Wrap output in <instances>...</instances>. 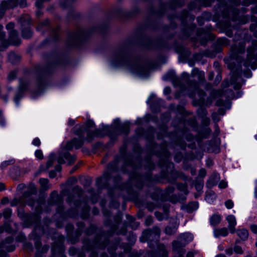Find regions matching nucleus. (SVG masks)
<instances>
[{
	"label": "nucleus",
	"mask_w": 257,
	"mask_h": 257,
	"mask_svg": "<svg viewBox=\"0 0 257 257\" xmlns=\"http://www.w3.org/2000/svg\"><path fill=\"white\" fill-rule=\"evenodd\" d=\"M153 221V217L151 216H149L146 218L145 222L147 225H150L152 224Z\"/></svg>",
	"instance_id": "69168bd1"
},
{
	"label": "nucleus",
	"mask_w": 257,
	"mask_h": 257,
	"mask_svg": "<svg viewBox=\"0 0 257 257\" xmlns=\"http://www.w3.org/2000/svg\"><path fill=\"white\" fill-rule=\"evenodd\" d=\"M249 48H252L253 52H255L257 50V41L254 40L252 42V46Z\"/></svg>",
	"instance_id": "774afa93"
},
{
	"label": "nucleus",
	"mask_w": 257,
	"mask_h": 257,
	"mask_svg": "<svg viewBox=\"0 0 257 257\" xmlns=\"http://www.w3.org/2000/svg\"><path fill=\"white\" fill-rule=\"evenodd\" d=\"M24 248L28 251H31L32 250L33 246L30 243H26L24 245Z\"/></svg>",
	"instance_id": "6e6d98bb"
},
{
	"label": "nucleus",
	"mask_w": 257,
	"mask_h": 257,
	"mask_svg": "<svg viewBox=\"0 0 257 257\" xmlns=\"http://www.w3.org/2000/svg\"><path fill=\"white\" fill-rule=\"evenodd\" d=\"M86 35L87 32L85 30L79 29L71 35L69 45L71 46H76L77 43L81 41Z\"/></svg>",
	"instance_id": "f8f14e48"
},
{
	"label": "nucleus",
	"mask_w": 257,
	"mask_h": 257,
	"mask_svg": "<svg viewBox=\"0 0 257 257\" xmlns=\"http://www.w3.org/2000/svg\"><path fill=\"white\" fill-rule=\"evenodd\" d=\"M17 72L15 71H11L9 75L8 79L10 80L15 79L16 77Z\"/></svg>",
	"instance_id": "13d9d810"
},
{
	"label": "nucleus",
	"mask_w": 257,
	"mask_h": 257,
	"mask_svg": "<svg viewBox=\"0 0 257 257\" xmlns=\"http://www.w3.org/2000/svg\"><path fill=\"white\" fill-rule=\"evenodd\" d=\"M42 204H40L39 205V208H41V210L40 212H37L35 209L36 213L27 214L26 215L25 223L27 226L34 223L37 224L38 223L40 220V217L38 214L41 213L42 211ZM34 206L36 207V205Z\"/></svg>",
	"instance_id": "2eb2a0df"
},
{
	"label": "nucleus",
	"mask_w": 257,
	"mask_h": 257,
	"mask_svg": "<svg viewBox=\"0 0 257 257\" xmlns=\"http://www.w3.org/2000/svg\"><path fill=\"white\" fill-rule=\"evenodd\" d=\"M73 191L74 193L77 194L78 197H80L83 193L82 189L78 186H75L73 188Z\"/></svg>",
	"instance_id": "de8ad7c7"
},
{
	"label": "nucleus",
	"mask_w": 257,
	"mask_h": 257,
	"mask_svg": "<svg viewBox=\"0 0 257 257\" xmlns=\"http://www.w3.org/2000/svg\"><path fill=\"white\" fill-rule=\"evenodd\" d=\"M112 64L114 66H123L141 77H146L149 74L148 67L140 61L130 58L127 50L123 48L116 52L112 58Z\"/></svg>",
	"instance_id": "7ed1b4c3"
},
{
	"label": "nucleus",
	"mask_w": 257,
	"mask_h": 257,
	"mask_svg": "<svg viewBox=\"0 0 257 257\" xmlns=\"http://www.w3.org/2000/svg\"><path fill=\"white\" fill-rule=\"evenodd\" d=\"M117 226L113 225L111 227L110 231L107 233H102L100 235H97L95 240L91 242L88 239H84L83 248L87 251L93 250L94 248L97 247L100 249H104L108 242V237L112 236L115 232L117 234L125 235L126 233V227L122 226L119 230L116 231Z\"/></svg>",
	"instance_id": "39448f33"
},
{
	"label": "nucleus",
	"mask_w": 257,
	"mask_h": 257,
	"mask_svg": "<svg viewBox=\"0 0 257 257\" xmlns=\"http://www.w3.org/2000/svg\"><path fill=\"white\" fill-rule=\"evenodd\" d=\"M22 96V93L21 92H18L15 96L14 100L16 103H18L20 99Z\"/></svg>",
	"instance_id": "680f3d73"
},
{
	"label": "nucleus",
	"mask_w": 257,
	"mask_h": 257,
	"mask_svg": "<svg viewBox=\"0 0 257 257\" xmlns=\"http://www.w3.org/2000/svg\"><path fill=\"white\" fill-rule=\"evenodd\" d=\"M77 252V249L74 247H71L69 249V253L71 256L75 255Z\"/></svg>",
	"instance_id": "0e129e2a"
},
{
	"label": "nucleus",
	"mask_w": 257,
	"mask_h": 257,
	"mask_svg": "<svg viewBox=\"0 0 257 257\" xmlns=\"http://www.w3.org/2000/svg\"><path fill=\"white\" fill-rule=\"evenodd\" d=\"M221 217L219 214H213L210 218V223L212 226L217 225L221 221Z\"/></svg>",
	"instance_id": "c756f323"
},
{
	"label": "nucleus",
	"mask_w": 257,
	"mask_h": 257,
	"mask_svg": "<svg viewBox=\"0 0 257 257\" xmlns=\"http://www.w3.org/2000/svg\"><path fill=\"white\" fill-rule=\"evenodd\" d=\"M149 11L152 14H154V15H158V16H160V15H162L163 14H164V10L163 9H162L160 10L158 12H154V10H153V7H151L150 9H149Z\"/></svg>",
	"instance_id": "3c124183"
},
{
	"label": "nucleus",
	"mask_w": 257,
	"mask_h": 257,
	"mask_svg": "<svg viewBox=\"0 0 257 257\" xmlns=\"http://www.w3.org/2000/svg\"><path fill=\"white\" fill-rule=\"evenodd\" d=\"M247 51V59L244 61V65L246 67L250 66L252 69H255L257 67V64L254 62L251 63V61L254 59L257 61V53L255 54V52H253V50L251 48H248Z\"/></svg>",
	"instance_id": "4468645a"
},
{
	"label": "nucleus",
	"mask_w": 257,
	"mask_h": 257,
	"mask_svg": "<svg viewBox=\"0 0 257 257\" xmlns=\"http://www.w3.org/2000/svg\"><path fill=\"white\" fill-rule=\"evenodd\" d=\"M131 178L133 183L135 184L138 188H142L145 180H151V174L149 173L146 176H142L134 171L131 174Z\"/></svg>",
	"instance_id": "9b49d317"
},
{
	"label": "nucleus",
	"mask_w": 257,
	"mask_h": 257,
	"mask_svg": "<svg viewBox=\"0 0 257 257\" xmlns=\"http://www.w3.org/2000/svg\"><path fill=\"white\" fill-rule=\"evenodd\" d=\"M27 203L22 196L20 199L15 198L11 202V205L12 206H15L17 205L18 204H20L22 206H24Z\"/></svg>",
	"instance_id": "72a5a7b5"
},
{
	"label": "nucleus",
	"mask_w": 257,
	"mask_h": 257,
	"mask_svg": "<svg viewBox=\"0 0 257 257\" xmlns=\"http://www.w3.org/2000/svg\"><path fill=\"white\" fill-rule=\"evenodd\" d=\"M177 226L174 225L173 226H167L165 229V233L168 235H172L174 234L177 230Z\"/></svg>",
	"instance_id": "58836bf2"
},
{
	"label": "nucleus",
	"mask_w": 257,
	"mask_h": 257,
	"mask_svg": "<svg viewBox=\"0 0 257 257\" xmlns=\"http://www.w3.org/2000/svg\"><path fill=\"white\" fill-rule=\"evenodd\" d=\"M178 238L181 241L185 242L186 245L189 241L192 240L193 237L191 234L186 233L181 234Z\"/></svg>",
	"instance_id": "2f4dec72"
},
{
	"label": "nucleus",
	"mask_w": 257,
	"mask_h": 257,
	"mask_svg": "<svg viewBox=\"0 0 257 257\" xmlns=\"http://www.w3.org/2000/svg\"><path fill=\"white\" fill-rule=\"evenodd\" d=\"M202 123L203 125L207 126L210 123V119L209 117H204L202 118Z\"/></svg>",
	"instance_id": "338daca9"
},
{
	"label": "nucleus",
	"mask_w": 257,
	"mask_h": 257,
	"mask_svg": "<svg viewBox=\"0 0 257 257\" xmlns=\"http://www.w3.org/2000/svg\"><path fill=\"white\" fill-rule=\"evenodd\" d=\"M226 220L228 223V229L230 233H234L235 232V226L236 224L235 217L233 215H228L226 217Z\"/></svg>",
	"instance_id": "6ab92c4d"
},
{
	"label": "nucleus",
	"mask_w": 257,
	"mask_h": 257,
	"mask_svg": "<svg viewBox=\"0 0 257 257\" xmlns=\"http://www.w3.org/2000/svg\"><path fill=\"white\" fill-rule=\"evenodd\" d=\"M234 250L237 253L242 254L243 252L241 247L238 245H235L234 247Z\"/></svg>",
	"instance_id": "052dcab7"
},
{
	"label": "nucleus",
	"mask_w": 257,
	"mask_h": 257,
	"mask_svg": "<svg viewBox=\"0 0 257 257\" xmlns=\"http://www.w3.org/2000/svg\"><path fill=\"white\" fill-rule=\"evenodd\" d=\"M37 192V188L34 184H30L28 187L27 190L25 191L23 194L22 197L25 200L27 204L34 207L36 205V210L37 212L41 210V208H39L40 204L43 203L42 199L40 200H35L32 198L30 197L33 194H36Z\"/></svg>",
	"instance_id": "423d86ee"
},
{
	"label": "nucleus",
	"mask_w": 257,
	"mask_h": 257,
	"mask_svg": "<svg viewBox=\"0 0 257 257\" xmlns=\"http://www.w3.org/2000/svg\"><path fill=\"white\" fill-rule=\"evenodd\" d=\"M177 187L178 190L184 192L185 194H187V185L183 183H178Z\"/></svg>",
	"instance_id": "79ce46f5"
},
{
	"label": "nucleus",
	"mask_w": 257,
	"mask_h": 257,
	"mask_svg": "<svg viewBox=\"0 0 257 257\" xmlns=\"http://www.w3.org/2000/svg\"><path fill=\"white\" fill-rule=\"evenodd\" d=\"M124 149H120V156L115 157L114 160L110 163L107 168V171L105 172L102 176L99 177L96 180V184L101 187L107 186V181L111 178L113 173L117 172L119 169L118 165L121 160H123V166L121 168V171L125 172L126 167H130L133 170H135L141 164V159L137 157L134 160L131 156H125L124 155Z\"/></svg>",
	"instance_id": "f257e3e1"
},
{
	"label": "nucleus",
	"mask_w": 257,
	"mask_h": 257,
	"mask_svg": "<svg viewBox=\"0 0 257 257\" xmlns=\"http://www.w3.org/2000/svg\"><path fill=\"white\" fill-rule=\"evenodd\" d=\"M55 155L54 154H50V155L49 157V159L46 164L47 169L49 168L52 166L55 160Z\"/></svg>",
	"instance_id": "a19ab883"
},
{
	"label": "nucleus",
	"mask_w": 257,
	"mask_h": 257,
	"mask_svg": "<svg viewBox=\"0 0 257 257\" xmlns=\"http://www.w3.org/2000/svg\"><path fill=\"white\" fill-rule=\"evenodd\" d=\"M96 230V227L94 225H90L89 227H88L86 231V233L87 235H89L92 233H93Z\"/></svg>",
	"instance_id": "8fccbe9b"
},
{
	"label": "nucleus",
	"mask_w": 257,
	"mask_h": 257,
	"mask_svg": "<svg viewBox=\"0 0 257 257\" xmlns=\"http://www.w3.org/2000/svg\"><path fill=\"white\" fill-rule=\"evenodd\" d=\"M64 159L66 160L68 165H71L75 162L76 156L75 155H71L68 152L60 153L57 159L58 163L60 164H64L65 163Z\"/></svg>",
	"instance_id": "ddd939ff"
},
{
	"label": "nucleus",
	"mask_w": 257,
	"mask_h": 257,
	"mask_svg": "<svg viewBox=\"0 0 257 257\" xmlns=\"http://www.w3.org/2000/svg\"><path fill=\"white\" fill-rule=\"evenodd\" d=\"M121 132L125 134H127L129 132V125L127 123H124L120 126Z\"/></svg>",
	"instance_id": "09e8293b"
},
{
	"label": "nucleus",
	"mask_w": 257,
	"mask_h": 257,
	"mask_svg": "<svg viewBox=\"0 0 257 257\" xmlns=\"http://www.w3.org/2000/svg\"><path fill=\"white\" fill-rule=\"evenodd\" d=\"M170 156V153L168 152L166 149V145L163 146L161 154V165L165 166L169 162V158Z\"/></svg>",
	"instance_id": "aec40b11"
},
{
	"label": "nucleus",
	"mask_w": 257,
	"mask_h": 257,
	"mask_svg": "<svg viewBox=\"0 0 257 257\" xmlns=\"http://www.w3.org/2000/svg\"><path fill=\"white\" fill-rule=\"evenodd\" d=\"M219 180V176L218 173H214L210 176L207 183V186L209 188H211L217 184Z\"/></svg>",
	"instance_id": "412c9836"
},
{
	"label": "nucleus",
	"mask_w": 257,
	"mask_h": 257,
	"mask_svg": "<svg viewBox=\"0 0 257 257\" xmlns=\"http://www.w3.org/2000/svg\"><path fill=\"white\" fill-rule=\"evenodd\" d=\"M214 235L215 237H219L221 236H226L228 234L227 228L223 227L221 228H215L214 229Z\"/></svg>",
	"instance_id": "b1692460"
},
{
	"label": "nucleus",
	"mask_w": 257,
	"mask_h": 257,
	"mask_svg": "<svg viewBox=\"0 0 257 257\" xmlns=\"http://www.w3.org/2000/svg\"><path fill=\"white\" fill-rule=\"evenodd\" d=\"M184 75L186 76L184 79L187 86L181 85L180 80L176 76L175 73L173 71L167 73L164 76V79L165 80H171L175 86H180L181 91L185 92L186 94L191 98H194L197 93L199 97L198 103L200 105H203L204 103L206 93L202 90L199 89L198 83L196 81L188 79L187 74H184Z\"/></svg>",
	"instance_id": "20e7f679"
},
{
	"label": "nucleus",
	"mask_w": 257,
	"mask_h": 257,
	"mask_svg": "<svg viewBox=\"0 0 257 257\" xmlns=\"http://www.w3.org/2000/svg\"><path fill=\"white\" fill-rule=\"evenodd\" d=\"M6 34L3 32H0V51L5 50L9 46V42L6 39Z\"/></svg>",
	"instance_id": "4be33fe9"
},
{
	"label": "nucleus",
	"mask_w": 257,
	"mask_h": 257,
	"mask_svg": "<svg viewBox=\"0 0 257 257\" xmlns=\"http://www.w3.org/2000/svg\"><path fill=\"white\" fill-rule=\"evenodd\" d=\"M16 239L18 241L24 242L26 240V237L23 233H20L17 236Z\"/></svg>",
	"instance_id": "864d4df0"
},
{
	"label": "nucleus",
	"mask_w": 257,
	"mask_h": 257,
	"mask_svg": "<svg viewBox=\"0 0 257 257\" xmlns=\"http://www.w3.org/2000/svg\"><path fill=\"white\" fill-rule=\"evenodd\" d=\"M27 0H4L0 4V19H2L5 15V12L7 10L16 8L18 5L21 8L27 6Z\"/></svg>",
	"instance_id": "6e6552de"
},
{
	"label": "nucleus",
	"mask_w": 257,
	"mask_h": 257,
	"mask_svg": "<svg viewBox=\"0 0 257 257\" xmlns=\"http://www.w3.org/2000/svg\"><path fill=\"white\" fill-rule=\"evenodd\" d=\"M21 58V57L19 55L13 52H11L8 54L9 61L13 64H16L19 62L20 61Z\"/></svg>",
	"instance_id": "393cba45"
},
{
	"label": "nucleus",
	"mask_w": 257,
	"mask_h": 257,
	"mask_svg": "<svg viewBox=\"0 0 257 257\" xmlns=\"http://www.w3.org/2000/svg\"><path fill=\"white\" fill-rule=\"evenodd\" d=\"M19 22L22 27H28L31 24L30 16L28 14L23 15L19 19Z\"/></svg>",
	"instance_id": "5701e85b"
},
{
	"label": "nucleus",
	"mask_w": 257,
	"mask_h": 257,
	"mask_svg": "<svg viewBox=\"0 0 257 257\" xmlns=\"http://www.w3.org/2000/svg\"><path fill=\"white\" fill-rule=\"evenodd\" d=\"M186 245L185 242L181 241L178 238L172 242L173 250L176 251L178 254H184L185 250L183 247Z\"/></svg>",
	"instance_id": "f3484780"
},
{
	"label": "nucleus",
	"mask_w": 257,
	"mask_h": 257,
	"mask_svg": "<svg viewBox=\"0 0 257 257\" xmlns=\"http://www.w3.org/2000/svg\"><path fill=\"white\" fill-rule=\"evenodd\" d=\"M77 226L78 227V229L76 231V238H78V237L81 235L83 229L84 227V224L83 222H78L77 223Z\"/></svg>",
	"instance_id": "e433bc0d"
},
{
	"label": "nucleus",
	"mask_w": 257,
	"mask_h": 257,
	"mask_svg": "<svg viewBox=\"0 0 257 257\" xmlns=\"http://www.w3.org/2000/svg\"><path fill=\"white\" fill-rule=\"evenodd\" d=\"M9 43L15 46H18L21 43V40L18 37V32L15 30L10 32L9 37Z\"/></svg>",
	"instance_id": "a211bd4d"
},
{
	"label": "nucleus",
	"mask_w": 257,
	"mask_h": 257,
	"mask_svg": "<svg viewBox=\"0 0 257 257\" xmlns=\"http://www.w3.org/2000/svg\"><path fill=\"white\" fill-rule=\"evenodd\" d=\"M198 114L201 117H206V116L207 114V111L206 109L203 107L199 108L198 110Z\"/></svg>",
	"instance_id": "49530a36"
},
{
	"label": "nucleus",
	"mask_w": 257,
	"mask_h": 257,
	"mask_svg": "<svg viewBox=\"0 0 257 257\" xmlns=\"http://www.w3.org/2000/svg\"><path fill=\"white\" fill-rule=\"evenodd\" d=\"M237 235L242 240H245L248 237V232L246 229L242 228L241 229L235 230Z\"/></svg>",
	"instance_id": "bb28decb"
},
{
	"label": "nucleus",
	"mask_w": 257,
	"mask_h": 257,
	"mask_svg": "<svg viewBox=\"0 0 257 257\" xmlns=\"http://www.w3.org/2000/svg\"><path fill=\"white\" fill-rule=\"evenodd\" d=\"M155 244V246L156 245H157V248L158 249V251H159L160 253L161 254L162 257H168V251L166 248V246L164 244L162 243H158L157 244Z\"/></svg>",
	"instance_id": "cd10ccee"
},
{
	"label": "nucleus",
	"mask_w": 257,
	"mask_h": 257,
	"mask_svg": "<svg viewBox=\"0 0 257 257\" xmlns=\"http://www.w3.org/2000/svg\"><path fill=\"white\" fill-rule=\"evenodd\" d=\"M175 190V188L173 186H169L165 190V195H169L172 193Z\"/></svg>",
	"instance_id": "603ef678"
},
{
	"label": "nucleus",
	"mask_w": 257,
	"mask_h": 257,
	"mask_svg": "<svg viewBox=\"0 0 257 257\" xmlns=\"http://www.w3.org/2000/svg\"><path fill=\"white\" fill-rule=\"evenodd\" d=\"M49 21L48 19H46L44 22H41L39 24L37 29L38 31H41L45 29L49 28Z\"/></svg>",
	"instance_id": "4c0bfd02"
},
{
	"label": "nucleus",
	"mask_w": 257,
	"mask_h": 257,
	"mask_svg": "<svg viewBox=\"0 0 257 257\" xmlns=\"http://www.w3.org/2000/svg\"><path fill=\"white\" fill-rule=\"evenodd\" d=\"M14 239L12 236L7 237L5 241L0 244V257H7L8 254L7 251H13L15 249V246L12 244Z\"/></svg>",
	"instance_id": "9d476101"
},
{
	"label": "nucleus",
	"mask_w": 257,
	"mask_h": 257,
	"mask_svg": "<svg viewBox=\"0 0 257 257\" xmlns=\"http://www.w3.org/2000/svg\"><path fill=\"white\" fill-rule=\"evenodd\" d=\"M35 156L39 159H42L43 158L42 152L40 150H37L36 151Z\"/></svg>",
	"instance_id": "bf43d9fd"
},
{
	"label": "nucleus",
	"mask_w": 257,
	"mask_h": 257,
	"mask_svg": "<svg viewBox=\"0 0 257 257\" xmlns=\"http://www.w3.org/2000/svg\"><path fill=\"white\" fill-rule=\"evenodd\" d=\"M192 75L193 76L196 75L198 76V78L199 80L201 81L204 79V74L201 71H199L197 69H194L192 72Z\"/></svg>",
	"instance_id": "ea45409f"
},
{
	"label": "nucleus",
	"mask_w": 257,
	"mask_h": 257,
	"mask_svg": "<svg viewBox=\"0 0 257 257\" xmlns=\"http://www.w3.org/2000/svg\"><path fill=\"white\" fill-rule=\"evenodd\" d=\"M231 84H234L235 90L239 89L243 83L242 79L238 75L237 72H233L230 79Z\"/></svg>",
	"instance_id": "dca6fc26"
},
{
	"label": "nucleus",
	"mask_w": 257,
	"mask_h": 257,
	"mask_svg": "<svg viewBox=\"0 0 257 257\" xmlns=\"http://www.w3.org/2000/svg\"><path fill=\"white\" fill-rule=\"evenodd\" d=\"M89 211V208L88 207V206L87 205H85V206L84 207L83 210V213L81 214V217L83 219H86L88 217Z\"/></svg>",
	"instance_id": "a18cd8bd"
},
{
	"label": "nucleus",
	"mask_w": 257,
	"mask_h": 257,
	"mask_svg": "<svg viewBox=\"0 0 257 257\" xmlns=\"http://www.w3.org/2000/svg\"><path fill=\"white\" fill-rule=\"evenodd\" d=\"M12 211L11 208H7L3 211V215L6 219L9 218L12 215Z\"/></svg>",
	"instance_id": "c03bdc74"
},
{
	"label": "nucleus",
	"mask_w": 257,
	"mask_h": 257,
	"mask_svg": "<svg viewBox=\"0 0 257 257\" xmlns=\"http://www.w3.org/2000/svg\"><path fill=\"white\" fill-rule=\"evenodd\" d=\"M52 35L54 40H57L58 36V28H57L53 30Z\"/></svg>",
	"instance_id": "e2e57ef3"
},
{
	"label": "nucleus",
	"mask_w": 257,
	"mask_h": 257,
	"mask_svg": "<svg viewBox=\"0 0 257 257\" xmlns=\"http://www.w3.org/2000/svg\"><path fill=\"white\" fill-rule=\"evenodd\" d=\"M95 124L94 122L88 119L84 125H76L72 129L73 132L79 136V138H74L70 141H68L64 146L65 151H71L73 147L76 149L81 148L84 142V133H87V140L90 142L95 137H100L103 136V134L100 129H95L91 131V128L94 127Z\"/></svg>",
	"instance_id": "f03ea898"
},
{
	"label": "nucleus",
	"mask_w": 257,
	"mask_h": 257,
	"mask_svg": "<svg viewBox=\"0 0 257 257\" xmlns=\"http://www.w3.org/2000/svg\"><path fill=\"white\" fill-rule=\"evenodd\" d=\"M61 198L58 195L56 191H53L51 194V198L49 200L50 205L58 203L61 202Z\"/></svg>",
	"instance_id": "a878e982"
},
{
	"label": "nucleus",
	"mask_w": 257,
	"mask_h": 257,
	"mask_svg": "<svg viewBox=\"0 0 257 257\" xmlns=\"http://www.w3.org/2000/svg\"><path fill=\"white\" fill-rule=\"evenodd\" d=\"M225 205L228 209H231L233 206V203L231 200H228L225 202Z\"/></svg>",
	"instance_id": "5fc2aeb1"
},
{
	"label": "nucleus",
	"mask_w": 257,
	"mask_h": 257,
	"mask_svg": "<svg viewBox=\"0 0 257 257\" xmlns=\"http://www.w3.org/2000/svg\"><path fill=\"white\" fill-rule=\"evenodd\" d=\"M39 182L44 190H48L50 187V185L49 184V180L48 179L41 178L39 180Z\"/></svg>",
	"instance_id": "f704fd0d"
},
{
	"label": "nucleus",
	"mask_w": 257,
	"mask_h": 257,
	"mask_svg": "<svg viewBox=\"0 0 257 257\" xmlns=\"http://www.w3.org/2000/svg\"><path fill=\"white\" fill-rule=\"evenodd\" d=\"M33 33L29 26L22 27V35L23 38L29 39L32 36Z\"/></svg>",
	"instance_id": "7c9ffc66"
},
{
	"label": "nucleus",
	"mask_w": 257,
	"mask_h": 257,
	"mask_svg": "<svg viewBox=\"0 0 257 257\" xmlns=\"http://www.w3.org/2000/svg\"><path fill=\"white\" fill-rule=\"evenodd\" d=\"M198 207V203L197 202L194 201L191 202L187 204L185 206V209L186 210V211L189 212L191 213L194 211V210H196Z\"/></svg>",
	"instance_id": "c85d7f7f"
},
{
	"label": "nucleus",
	"mask_w": 257,
	"mask_h": 257,
	"mask_svg": "<svg viewBox=\"0 0 257 257\" xmlns=\"http://www.w3.org/2000/svg\"><path fill=\"white\" fill-rule=\"evenodd\" d=\"M75 0H63L60 2V6L63 9L71 7Z\"/></svg>",
	"instance_id": "c9c22d12"
},
{
	"label": "nucleus",
	"mask_w": 257,
	"mask_h": 257,
	"mask_svg": "<svg viewBox=\"0 0 257 257\" xmlns=\"http://www.w3.org/2000/svg\"><path fill=\"white\" fill-rule=\"evenodd\" d=\"M160 229L158 227H154L152 229L145 230L143 232L142 237L140 238L142 242L153 241L150 243L149 246L151 248H154L155 244H157V241L160 237Z\"/></svg>",
	"instance_id": "0eeeda50"
},
{
	"label": "nucleus",
	"mask_w": 257,
	"mask_h": 257,
	"mask_svg": "<svg viewBox=\"0 0 257 257\" xmlns=\"http://www.w3.org/2000/svg\"><path fill=\"white\" fill-rule=\"evenodd\" d=\"M218 45L222 46H227L229 44L228 40L224 38H219L217 40Z\"/></svg>",
	"instance_id": "37998d69"
},
{
	"label": "nucleus",
	"mask_w": 257,
	"mask_h": 257,
	"mask_svg": "<svg viewBox=\"0 0 257 257\" xmlns=\"http://www.w3.org/2000/svg\"><path fill=\"white\" fill-rule=\"evenodd\" d=\"M245 43L244 41L239 42L238 44H234L231 47L230 57L233 60H236L237 62L241 63L242 58L238 55L244 52Z\"/></svg>",
	"instance_id": "1a4fd4ad"
},
{
	"label": "nucleus",
	"mask_w": 257,
	"mask_h": 257,
	"mask_svg": "<svg viewBox=\"0 0 257 257\" xmlns=\"http://www.w3.org/2000/svg\"><path fill=\"white\" fill-rule=\"evenodd\" d=\"M212 118L215 122H217L220 120V117L216 112H213L212 114Z\"/></svg>",
	"instance_id": "4d7b16f0"
},
{
	"label": "nucleus",
	"mask_w": 257,
	"mask_h": 257,
	"mask_svg": "<svg viewBox=\"0 0 257 257\" xmlns=\"http://www.w3.org/2000/svg\"><path fill=\"white\" fill-rule=\"evenodd\" d=\"M73 225L71 224H68L66 227V229L68 232V235L69 236V237L70 238V240L72 242V243H74L76 241H77V240L78 238H73L72 236L71 235V232L73 229Z\"/></svg>",
	"instance_id": "473e14b6"
}]
</instances>
